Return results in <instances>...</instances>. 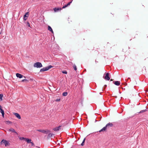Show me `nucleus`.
Segmentation results:
<instances>
[{
  "label": "nucleus",
  "mask_w": 148,
  "mask_h": 148,
  "mask_svg": "<svg viewBox=\"0 0 148 148\" xmlns=\"http://www.w3.org/2000/svg\"><path fill=\"white\" fill-rule=\"evenodd\" d=\"M62 9V8H54L53 10L55 12H56L58 11H60Z\"/></svg>",
  "instance_id": "nucleus-10"
},
{
  "label": "nucleus",
  "mask_w": 148,
  "mask_h": 148,
  "mask_svg": "<svg viewBox=\"0 0 148 148\" xmlns=\"http://www.w3.org/2000/svg\"><path fill=\"white\" fill-rule=\"evenodd\" d=\"M53 135H54V134H51V133H49L48 135L47 138H50L52 137V136Z\"/></svg>",
  "instance_id": "nucleus-17"
},
{
  "label": "nucleus",
  "mask_w": 148,
  "mask_h": 148,
  "mask_svg": "<svg viewBox=\"0 0 148 148\" xmlns=\"http://www.w3.org/2000/svg\"><path fill=\"white\" fill-rule=\"evenodd\" d=\"M107 128L106 127V126H105L103 127L101 130L99 131V132H103L104 131H106V130Z\"/></svg>",
  "instance_id": "nucleus-13"
},
{
  "label": "nucleus",
  "mask_w": 148,
  "mask_h": 148,
  "mask_svg": "<svg viewBox=\"0 0 148 148\" xmlns=\"http://www.w3.org/2000/svg\"><path fill=\"white\" fill-rule=\"evenodd\" d=\"M105 86V88L107 86V85H104Z\"/></svg>",
  "instance_id": "nucleus-34"
},
{
  "label": "nucleus",
  "mask_w": 148,
  "mask_h": 148,
  "mask_svg": "<svg viewBox=\"0 0 148 148\" xmlns=\"http://www.w3.org/2000/svg\"><path fill=\"white\" fill-rule=\"evenodd\" d=\"M3 143L4 144L5 146H7L10 145L8 141L4 139L2 140L0 143L1 145H2Z\"/></svg>",
  "instance_id": "nucleus-2"
},
{
  "label": "nucleus",
  "mask_w": 148,
  "mask_h": 148,
  "mask_svg": "<svg viewBox=\"0 0 148 148\" xmlns=\"http://www.w3.org/2000/svg\"><path fill=\"white\" fill-rule=\"evenodd\" d=\"M84 143L83 142H82V143L81 144V146H83L84 145Z\"/></svg>",
  "instance_id": "nucleus-32"
},
{
  "label": "nucleus",
  "mask_w": 148,
  "mask_h": 148,
  "mask_svg": "<svg viewBox=\"0 0 148 148\" xmlns=\"http://www.w3.org/2000/svg\"><path fill=\"white\" fill-rule=\"evenodd\" d=\"M67 6H68L67 5H64V6H63V7H62V9L64 8H66V7Z\"/></svg>",
  "instance_id": "nucleus-26"
},
{
  "label": "nucleus",
  "mask_w": 148,
  "mask_h": 148,
  "mask_svg": "<svg viewBox=\"0 0 148 148\" xmlns=\"http://www.w3.org/2000/svg\"><path fill=\"white\" fill-rule=\"evenodd\" d=\"M146 111V110H143L140 111V112H139V113H141L142 112H145Z\"/></svg>",
  "instance_id": "nucleus-24"
},
{
  "label": "nucleus",
  "mask_w": 148,
  "mask_h": 148,
  "mask_svg": "<svg viewBox=\"0 0 148 148\" xmlns=\"http://www.w3.org/2000/svg\"><path fill=\"white\" fill-rule=\"evenodd\" d=\"M72 1H73V0H72L71 1L68 3L66 4L67 5V6L69 5H70L71 3H72Z\"/></svg>",
  "instance_id": "nucleus-25"
},
{
  "label": "nucleus",
  "mask_w": 148,
  "mask_h": 148,
  "mask_svg": "<svg viewBox=\"0 0 148 148\" xmlns=\"http://www.w3.org/2000/svg\"><path fill=\"white\" fill-rule=\"evenodd\" d=\"M3 95L2 94H0V101H2V98L3 97Z\"/></svg>",
  "instance_id": "nucleus-20"
},
{
  "label": "nucleus",
  "mask_w": 148,
  "mask_h": 148,
  "mask_svg": "<svg viewBox=\"0 0 148 148\" xmlns=\"http://www.w3.org/2000/svg\"><path fill=\"white\" fill-rule=\"evenodd\" d=\"M26 25L29 27H30L29 23L28 22H27V23Z\"/></svg>",
  "instance_id": "nucleus-28"
},
{
  "label": "nucleus",
  "mask_w": 148,
  "mask_h": 148,
  "mask_svg": "<svg viewBox=\"0 0 148 148\" xmlns=\"http://www.w3.org/2000/svg\"><path fill=\"white\" fill-rule=\"evenodd\" d=\"M60 98H57L56 100V101H60Z\"/></svg>",
  "instance_id": "nucleus-27"
},
{
  "label": "nucleus",
  "mask_w": 148,
  "mask_h": 148,
  "mask_svg": "<svg viewBox=\"0 0 148 148\" xmlns=\"http://www.w3.org/2000/svg\"><path fill=\"white\" fill-rule=\"evenodd\" d=\"M28 16V12H27L23 16V20L24 21H26L27 19V17Z\"/></svg>",
  "instance_id": "nucleus-7"
},
{
  "label": "nucleus",
  "mask_w": 148,
  "mask_h": 148,
  "mask_svg": "<svg viewBox=\"0 0 148 148\" xmlns=\"http://www.w3.org/2000/svg\"><path fill=\"white\" fill-rule=\"evenodd\" d=\"M16 75L17 77H18L19 78H21L23 77V75L18 73H16Z\"/></svg>",
  "instance_id": "nucleus-11"
},
{
  "label": "nucleus",
  "mask_w": 148,
  "mask_h": 148,
  "mask_svg": "<svg viewBox=\"0 0 148 148\" xmlns=\"http://www.w3.org/2000/svg\"><path fill=\"white\" fill-rule=\"evenodd\" d=\"M34 66L35 67L39 68L42 67V65L41 63L38 62L35 63L34 64Z\"/></svg>",
  "instance_id": "nucleus-3"
},
{
  "label": "nucleus",
  "mask_w": 148,
  "mask_h": 148,
  "mask_svg": "<svg viewBox=\"0 0 148 148\" xmlns=\"http://www.w3.org/2000/svg\"><path fill=\"white\" fill-rule=\"evenodd\" d=\"M1 106L0 105V109H1Z\"/></svg>",
  "instance_id": "nucleus-35"
},
{
  "label": "nucleus",
  "mask_w": 148,
  "mask_h": 148,
  "mask_svg": "<svg viewBox=\"0 0 148 148\" xmlns=\"http://www.w3.org/2000/svg\"><path fill=\"white\" fill-rule=\"evenodd\" d=\"M85 139H86L85 138L84 139V140H83V141L82 142H83L84 143V142H85Z\"/></svg>",
  "instance_id": "nucleus-33"
},
{
  "label": "nucleus",
  "mask_w": 148,
  "mask_h": 148,
  "mask_svg": "<svg viewBox=\"0 0 148 148\" xmlns=\"http://www.w3.org/2000/svg\"><path fill=\"white\" fill-rule=\"evenodd\" d=\"M62 73L65 74H66L67 73V71L65 70L62 71Z\"/></svg>",
  "instance_id": "nucleus-23"
},
{
  "label": "nucleus",
  "mask_w": 148,
  "mask_h": 148,
  "mask_svg": "<svg viewBox=\"0 0 148 148\" xmlns=\"http://www.w3.org/2000/svg\"><path fill=\"white\" fill-rule=\"evenodd\" d=\"M113 124L111 123H109L107 124L105 126L107 128H109L111 127H112L113 126Z\"/></svg>",
  "instance_id": "nucleus-5"
},
{
  "label": "nucleus",
  "mask_w": 148,
  "mask_h": 148,
  "mask_svg": "<svg viewBox=\"0 0 148 148\" xmlns=\"http://www.w3.org/2000/svg\"><path fill=\"white\" fill-rule=\"evenodd\" d=\"M6 122L8 124H9L11 123V122L9 121H7Z\"/></svg>",
  "instance_id": "nucleus-31"
},
{
  "label": "nucleus",
  "mask_w": 148,
  "mask_h": 148,
  "mask_svg": "<svg viewBox=\"0 0 148 148\" xmlns=\"http://www.w3.org/2000/svg\"><path fill=\"white\" fill-rule=\"evenodd\" d=\"M22 82H29V81L26 79H23V80H22Z\"/></svg>",
  "instance_id": "nucleus-22"
},
{
  "label": "nucleus",
  "mask_w": 148,
  "mask_h": 148,
  "mask_svg": "<svg viewBox=\"0 0 148 148\" xmlns=\"http://www.w3.org/2000/svg\"><path fill=\"white\" fill-rule=\"evenodd\" d=\"M0 110V112L1 113L2 116L3 117H4V110L2 109H1Z\"/></svg>",
  "instance_id": "nucleus-15"
},
{
  "label": "nucleus",
  "mask_w": 148,
  "mask_h": 148,
  "mask_svg": "<svg viewBox=\"0 0 148 148\" xmlns=\"http://www.w3.org/2000/svg\"><path fill=\"white\" fill-rule=\"evenodd\" d=\"M37 131L39 132H41L44 134H47L49 133L50 131L48 130H37Z\"/></svg>",
  "instance_id": "nucleus-4"
},
{
  "label": "nucleus",
  "mask_w": 148,
  "mask_h": 148,
  "mask_svg": "<svg viewBox=\"0 0 148 148\" xmlns=\"http://www.w3.org/2000/svg\"><path fill=\"white\" fill-rule=\"evenodd\" d=\"M48 29L49 31H50V32H51L52 33H53V30H52V28H51V27L49 26H48Z\"/></svg>",
  "instance_id": "nucleus-16"
},
{
  "label": "nucleus",
  "mask_w": 148,
  "mask_h": 148,
  "mask_svg": "<svg viewBox=\"0 0 148 148\" xmlns=\"http://www.w3.org/2000/svg\"><path fill=\"white\" fill-rule=\"evenodd\" d=\"M25 138H25L24 137H21L20 138V139H21V140H25Z\"/></svg>",
  "instance_id": "nucleus-29"
},
{
  "label": "nucleus",
  "mask_w": 148,
  "mask_h": 148,
  "mask_svg": "<svg viewBox=\"0 0 148 148\" xmlns=\"http://www.w3.org/2000/svg\"><path fill=\"white\" fill-rule=\"evenodd\" d=\"M68 95V93L67 92H64L62 93V95L64 96H66Z\"/></svg>",
  "instance_id": "nucleus-19"
},
{
  "label": "nucleus",
  "mask_w": 148,
  "mask_h": 148,
  "mask_svg": "<svg viewBox=\"0 0 148 148\" xmlns=\"http://www.w3.org/2000/svg\"><path fill=\"white\" fill-rule=\"evenodd\" d=\"M73 68L74 70L75 71H76L77 70V68L76 67V65L75 64L73 65Z\"/></svg>",
  "instance_id": "nucleus-21"
},
{
  "label": "nucleus",
  "mask_w": 148,
  "mask_h": 148,
  "mask_svg": "<svg viewBox=\"0 0 148 148\" xmlns=\"http://www.w3.org/2000/svg\"><path fill=\"white\" fill-rule=\"evenodd\" d=\"M61 127V125L59 126L58 127H56L54 128L53 129V130L54 131H58L60 129V127Z\"/></svg>",
  "instance_id": "nucleus-8"
},
{
  "label": "nucleus",
  "mask_w": 148,
  "mask_h": 148,
  "mask_svg": "<svg viewBox=\"0 0 148 148\" xmlns=\"http://www.w3.org/2000/svg\"><path fill=\"white\" fill-rule=\"evenodd\" d=\"M38 148H40V147H38Z\"/></svg>",
  "instance_id": "nucleus-38"
},
{
  "label": "nucleus",
  "mask_w": 148,
  "mask_h": 148,
  "mask_svg": "<svg viewBox=\"0 0 148 148\" xmlns=\"http://www.w3.org/2000/svg\"><path fill=\"white\" fill-rule=\"evenodd\" d=\"M9 130L10 132H12L15 133H16V134H17V132H16V131H15V130L12 128H11Z\"/></svg>",
  "instance_id": "nucleus-14"
},
{
  "label": "nucleus",
  "mask_w": 148,
  "mask_h": 148,
  "mask_svg": "<svg viewBox=\"0 0 148 148\" xmlns=\"http://www.w3.org/2000/svg\"><path fill=\"white\" fill-rule=\"evenodd\" d=\"M97 121L96 120H95V122Z\"/></svg>",
  "instance_id": "nucleus-37"
},
{
  "label": "nucleus",
  "mask_w": 148,
  "mask_h": 148,
  "mask_svg": "<svg viewBox=\"0 0 148 148\" xmlns=\"http://www.w3.org/2000/svg\"><path fill=\"white\" fill-rule=\"evenodd\" d=\"M25 141L27 142V143H31V140L30 139L26 138H25Z\"/></svg>",
  "instance_id": "nucleus-18"
},
{
  "label": "nucleus",
  "mask_w": 148,
  "mask_h": 148,
  "mask_svg": "<svg viewBox=\"0 0 148 148\" xmlns=\"http://www.w3.org/2000/svg\"><path fill=\"white\" fill-rule=\"evenodd\" d=\"M30 143H31L32 146H34V143H33L32 142H31Z\"/></svg>",
  "instance_id": "nucleus-30"
},
{
  "label": "nucleus",
  "mask_w": 148,
  "mask_h": 148,
  "mask_svg": "<svg viewBox=\"0 0 148 148\" xmlns=\"http://www.w3.org/2000/svg\"><path fill=\"white\" fill-rule=\"evenodd\" d=\"M113 82L115 85L117 86L120 85V82L118 81H114Z\"/></svg>",
  "instance_id": "nucleus-12"
},
{
  "label": "nucleus",
  "mask_w": 148,
  "mask_h": 148,
  "mask_svg": "<svg viewBox=\"0 0 148 148\" xmlns=\"http://www.w3.org/2000/svg\"><path fill=\"white\" fill-rule=\"evenodd\" d=\"M14 114L18 119H21L20 115L18 113H14Z\"/></svg>",
  "instance_id": "nucleus-9"
},
{
  "label": "nucleus",
  "mask_w": 148,
  "mask_h": 148,
  "mask_svg": "<svg viewBox=\"0 0 148 148\" xmlns=\"http://www.w3.org/2000/svg\"><path fill=\"white\" fill-rule=\"evenodd\" d=\"M52 67L53 66L51 65H49L48 66L41 69L40 70V72H44L47 71Z\"/></svg>",
  "instance_id": "nucleus-1"
},
{
  "label": "nucleus",
  "mask_w": 148,
  "mask_h": 148,
  "mask_svg": "<svg viewBox=\"0 0 148 148\" xmlns=\"http://www.w3.org/2000/svg\"><path fill=\"white\" fill-rule=\"evenodd\" d=\"M109 73H107L106 74V76L104 77V79H105L107 80H110V78L109 77Z\"/></svg>",
  "instance_id": "nucleus-6"
},
{
  "label": "nucleus",
  "mask_w": 148,
  "mask_h": 148,
  "mask_svg": "<svg viewBox=\"0 0 148 148\" xmlns=\"http://www.w3.org/2000/svg\"><path fill=\"white\" fill-rule=\"evenodd\" d=\"M112 80H113V79H110V81H112Z\"/></svg>",
  "instance_id": "nucleus-36"
}]
</instances>
